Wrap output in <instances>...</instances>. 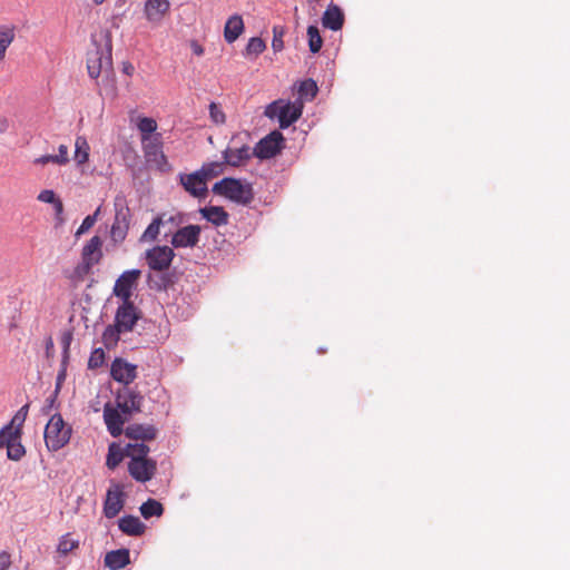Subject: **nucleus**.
Instances as JSON below:
<instances>
[{
  "instance_id": "55",
  "label": "nucleus",
  "mask_w": 570,
  "mask_h": 570,
  "mask_svg": "<svg viewBox=\"0 0 570 570\" xmlns=\"http://www.w3.org/2000/svg\"><path fill=\"white\" fill-rule=\"evenodd\" d=\"M135 71V67L132 66V63H130L129 61H124L122 62V72L128 75V76H131Z\"/></svg>"
},
{
  "instance_id": "3",
  "label": "nucleus",
  "mask_w": 570,
  "mask_h": 570,
  "mask_svg": "<svg viewBox=\"0 0 570 570\" xmlns=\"http://www.w3.org/2000/svg\"><path fill=\"white\" fill-rule=\"evenodd\" d=\"M213 193L238 205L246 206L254 199L252 184L232 177H225L213 186Z\"/></svg>"
},
{
  "instance_id": "17",
  "label": "nucleus",
  "mask_w": 570,
  "mask_h": 570,
  "mask_svg": "<svg viewBox=\"0 0 570 570\" xmlns=\"http://www.w3.org/2000/svg\"><path fill=\"white\" fill-rule=\"evenodd\" d=\"M116 207H118V203H116ZM129 227V208L126 206H120L116 209L115 222L111 226V238L115 242H122L128 232Z\"/></svg>"
},
{
  "instance_id": "50",
  "label": "nucleus",
  "mask_w": 570,
  "mask_h": 570,
  "mask_svg": "<svg viewBox=\"0 0 570 570\" xmlns=\"http://www.w3.org/2000/svg\"><path fill=\"white\" fill-rule=\"evenodd\" d=\"M36 165H47L48 163H53L58 165V160L56 155H42L33 160Z\"/></svg>"
},
{
  "instance_id": "43",
  "label": "nucleus",
  "mask_w": 570,
  "mask_h": 570,
  "mask_svg": "<svg viewBox=\"0 0 570 570\" xmlns=\"http://www.w3.org/2000/svg\"><path fill=\"white\" fill-rule=\"evenodd\" d=\"M285 35V28L283 26L273 27V40L272 48L275 52L282 51L284 48L283 37Z\"/></svg>"
},
{
  "instance_id": "37",
  "label": "nucleus",
  "mask_w": 570,
  "mask_h": 570,
  "mask_svg": "<svg viewBox=\"0 0 570 570\" xmlns=\"http://www.w3.org/2000/svg\"><path fill=\"white\" fill-rule=\"evenodd\" d=\"M26 455V448L21 439H16L7 446V458L11 461H20Z\"/></svg>"
},
{
  "instance_id": "41",
  "label": "nucleus",
  "mask_w": 570,
  "mask_h": 570,
  "mask_svg": "<svg viewBox=\"0 0 570 570\" xmlns=\"http://www.w3.org/2000/svg\"><path fill=\"white\" fill-rule=\"evenodd\" d=\"M94 266L95 265L81 259V262L73 268L72 274L70 275L71 281L73 283L82 282L85 277L91 272Z\"/></svg>"
},
{
  "instance_id": "7",
  "label": "nucleus",
  "mask_w": 570,
  "mask_h": 570,
  "mask_svg": "<svg viewBox=\"0 0 570 570\" xmlns=\"http://www.w3.org/2000/svg\"><path fill=\"white\" fill-rule=\"evenodd\" d=\"M141 275L140 269L125 271L116 281L112 293L120 302H132L131 296Z\"/></svg>"
},
{
  "instance_id": "59",
  "label": "nucleus",
  "mask_w": 570,
  "mask_h": 570,
  "mask_svg": "<svg viewBox=\"0 0 570 570\" xmlns=\"http://www.w3.org/2000/svg\"><path fill=\"white\" fill-rule=\"evenodd\" d=\"M20 412L26 413V412H27V405H26V406H23V407H21ZM24 415H26V414H23L22 421L24 420Z\"/></svg>"
},
{
  "instance_id": "8",
  "label": "nucleus",
  "mask_w": 570,
  "mask_h": 570,
  "mask_svg": "<svg viewBox=\"0 0 570 570\" xmlns=\"http://www.w3.org/2000/svg\"><path fill=\"white\" fill-rule=\"evenodd\" d=\"M284 142V136L281 131L274 130L262 138L254 147L253 154L259 159H269L276 156Z\"/></svg>"
},
{
  "instance_id": "51",
  "label": "nucleus",
  "mask_w": 570,
  "mask_h": 570,
  "mask_svg": "<svg viewBox=\"0 0 570 570\" xmlns=\"http://www.w3.org/2000/svg\"><path fill=\"white\" fill-rule=\"evenodd\" d=\"M11 564L10 554L8 552H0V570H7Z\"/></svg>"
},
{
  "instance_id": "25",
  "label": "nucleus",
  "mask_w": 570,
  "mask_h": 570,
  "mask_svg": "<svg viewBox=\"0 0 570 570\" xmlns=\"http://www.w3.org/2000/svg\"><path fill=\"white\" fill-rule=\"evenodd\" d=\"M119 529L127 535L138 537L145 532L146 525L135 515H124L118 520Z\"/></svg>"
},
{
  "instance_id": "62",
  "label": "nucleus",
  "mask_w": 570,
  "mask_h": 570,
  "mask_svg": "<svg viewBox=\"0 0 570 570\" xmlns=\"http://www.w3.org/2000/svg\"><path fill=\"white\" fill-rule=\"evenodd\" d=\"M0 131H3L2 129H0Z\"/></svg>"
},
{
  "instance_id": "40",
  "label": "nucleus",
  "mask_w": 570,
  "mask_h": 570,
  "mask_svg": "<svg viewBox=\"0 0 570 570\" xmlns=\"http://www.w3.org/2000/svg\"><path fill=\"white\" fill-rule=\"evenodd\" d=\"M318 88L313 79L303 80L298 86V95L301 98L312 100L317 95Z\"/></svg>"
},
{
  "instance_id": "14",
  "label": "nucleus",
  "mask_w": 570,
  "mask_h": 570,
  "mask_svg": "<svg viewBox=\"0 0 570 570\" xmlns=\"http://www.w3.org/2000/svg\"><path fill=\"white\" fill-rule=\"evenodd\" d=\"M157 463L153 459L135 460L128 462V472L130 476L138 482H147L151 480L156 473Z\"/></svg>"
},
{
  "instance_id": "35",
  "label": "nucleus",
  "mask_w": 570,
  "mask_h": 570,
  "mask_svg": "<svg viewBox=\"0 0 570 570\" xmlns=\"http://www.w3.org/2000/svg\"><path fill=\"white\" fill-rule=\"evenodd\" d=\"M125 456V448L120 449V446H118L116 443H111L108 448L106 465L114 470L119 465Z\"/></svg>"
},
{
  "instance_id": "32",
  "label": "nucleus",
  "mask_w": 570,
  "mask_h": 570,
  "mask_svg": "<svg viewBox=\"0 0 570 570\" xmlns=\"http://www.w3.org/2000/svg\"><path fill=\"white\" fill-rule=\"evenodd\" d=\"M137 128L140 131L141 139L150 140L156 135L157 122L150 117H140L137 122Z\"/></svg>"
},
{
  "instance_id": "42",
  "label": "nucleus",
  "mask_w": 570,
  "mask_h": 570,
  "mask_svg": "<svg viewBox=\"0 0 570 570\" xmlns=\"http://www.w3.org/2000/svg\"><path fill=\"white\" fill-rule=\"evenodd\" d=\"M266 49V45L262 38L253 37L249 39L246 48H245V55L247 57L259 56L264 50Z\"/></svg>"
},
{
  "instance_id": "2",
  "label": "nucleus",
  "mask_w": 570,
  "mask_h": 570,
  "mask_svg": "<svg viewBox=\"0 0 570 570\" xmlns=\"http://www.w3.org/2000/svg\"><path fill=\"white\" fill-rule=\"evenodd\" d=\"M141 317V312L134 302H120L118 305L112 325H108L102 334L106 342H117L119 335L131 332Z\"/></svg>"
},
{
  "instance_id": "19",
  "label": "nucleus",
  "mask_w": 570,
  "mask_h": 570,
  "mask_svg": "<svg viewBox=\"0 0 570 570\" xmlns=\"http://www.w3.org/2000/svg\"><path fill=\"white\" fill-rule=\"evenodd\" d=\"M125 435L134 442L145 443V441H151L156 438L157 430L151 424L134 423L126 428Z\"/></svg>"
},
{
  "instance_id": "21",
  "label": "nucleus",
  "mask_w": 570,
  "mask_h": 570,
  "mask_svg": "<svg viewBox=\"0 0 570 570\" xmlns=\"http://www.w3.org/2000/svg\"><path fill=\"white\" fill-rule=\"evenodd\" d=\"M168 0H147L145 3V14L148 21L159 22L169 10Z\"/></svg>"
},
{
  "instance_id": "56",
  "label": "nucleus",
  "mask_w": 570,
  "mask_h": 570,
  "mask_svg": "<svg viewBox=\"0 0 570 570\" xmlns=\"http://www.w3.org/2000/svg\"><path fill=\"white\" fill-rule=\"evenodd\" d=\"M191 50H193L194 55H196L198 57L203 56V53H204L203 47L197 42L191 43Z\"/></svg>"
},
{
  "instance_id": "28",
  "label": "nucleus",
  "mask_w": 570,
  "mask_h": 570,
  "mask_svg": "<svg viewBox=\"0 0 570 570\" xmlns=\"http://www.w3.org/2000/svg\"><path fill=\"white\" fill-rule=\"evenodd\" d=\"M16 416L11 422L0 430V449L7 448L16 439H21L22 430L20 424L14 425Z\"/></svg>"
},
{
  "instance_id": "44",
  "label": "nucleus",
  "mask_w": 570,
  "mask_h": 570,
  "mask_svg": "<svg viewBox=\"0 0 570 570\" xmlns=\"http://www.w3.org/2000/svg\"><path fill=\"white\" fill-rule=\"evenodd\" d=\"M105 363V352L102 348H96L91 352L88 360V367L91 370L102 366Z\"/></svg>"
},
{
  "instance_id": "45",
  "label": "nucleus",
  "mask_w": 570,
  "mask_h": 570,
  "mask_svg": "<svg viewBox=\"0 0 570 570\" xmlns=\"http://www.w3.org/2000/svg\"><path fill=\"white\" fill-rule=\"evenodd\" d=\"M209 117L217 125H222L226 120L224 111L216 102H210L209 105Z\"/></svg>"
},
{
  "instance_id": "18",
  "label": "nucleus",
  "mask_w": 570,
  "mask_h": 570,
  "mask_svg": "<svg viewBox=\"0 0 570 570\" xmlns=\"http://www.w3.org/2000/svg\"><path fill=\"white\" fill-rule=\"evenodd\" d=\"M253 156V149L248 145L236 148L227 147L223 151V158L226 165L230 167H239L246 164Z\"/></svg>"
},
{
  "instance_id": "47",
  "label": "nucleus",
  "mask_w": 570,
  "mask_h": 570,
  "mask_svg": "<svg viewBox=\"0 0 570 570\" xmlns=\"http://www.w3.org/2000/svg\"><path fill=\"white\" fill-rule=\"evenodd\" d=\"M37 199L41 203L52 205L58 199V197L52 189H43L38 194Z\"/></svg>"
},
{
  "instance_id": "4",
  "label": "nucleus",
  "mask_w": 570,
  "mask_h": 570,
  "mask_svg": "<svg viewBox=\"0 0 570 570\" xmlns=\"http://www.w3.org/2000/svg\"><path fill=\"white\" fill-rule=\"evenodd\" d=\"M302 112L303 101L301 99L293 102L278 99L266 107L264 115L269 119L277 118L279 127L286 129L301 118Z\"/></svg>"
},
{
  "instance_id": "9",
  "label": "nucleus",
  "mask_w": 570,
  "mask_h": 570,
  "mask_svg": "<svg viewBox=\"0 0 570 570\" xmlns=\"http://www.w3.org/2000/svg\"><path fill=\"white\" fill-rule=\"evenodd\" d=\"M145 257L150 269L163 272L170 266L175 257V253L173 248L166 245L154 246L146 250Z\"/></svg>"
},
{
  "instance_id": "10",
  "label": "nucleus",
  "mask_w": 570,
  "mask_h": 570,
  "mask_svg": "<svg viewBox=\"0 0 570 570\" xmlns=\"http://www.w3.org/2000/svg\"><path fill=\"white\" fill-rule=\"evenodd\" d=\"M202 229L198 225L179 227L171 236L170 244L175 248L195 247L200 239Z\"/></svg>"
},
{
  "instance_id": "36",
  "label": "nucleus",
  "mask_w": 570,
  "mask_h": 570,
  "mask_svg": "<svg viewBox=\"0 0 570 570\" xmlns=\"http://www.w3.org/2000/svg\"><path fill=\"white\" fill-rule=\"evenodd\" d=\"M90 147L83 137H77L75 142V160L78 165L88 161Z\"/></svg>"
},
{
  "instance_id": "46",
  "label": "nucleus",
  "mask_w": 570,
  "mask_h": 570,
  "mask_svg": "<svg viewBox=\"0 0 570 570\" xmlns=\"http://www.w3.org/2000/svg\"><path fill=\"white\" fill-rule=\"evenodd\" d=\"M96 224V216H87L76 232V237L87 233Z\"/></svg>"
},
{
  "instance_id": "60",
  "label": "nucleus",
  "mask_w": 570,
  "mask_h": 570,
  "mask_svg": "<svg viewBox=\"0 0 570 570\" xmlns=\"http://www.w3.org/2000/svg\"><path fill=\"white\" fill-rule=\"evenodd\" d=\"M20 412L26 413V412H27V405H26V406H23V407H21ZM24 415H26V414H23L22 421L24 420Z\"/></svg>"
},
{
  "instance_id": "53",
  "label": "nucleus",
  "mask_w": 570,
  "mask_h": 570,
  "mask_svg": "<svg viewBox=\"0 0 570 570\" xmlns=\"http://www.w3.org/2000/svg\"><path fill=\"white\" fill-rule=\"evenodd\" d=\"M65 377H66V371L61 370L59 372V374L57 375V383H56V390H55L56 394H58L61 383L63 382Z\"/></svg>"
},
{
  "instance_id": "16",
  "label": "nucleus",
  "mask_w": 570,
  "mask_h": 570,
  "mask_svg": "<svg viewBox=\"0 0 570 570\" xmlns=\"http://www.w3.org/2000/svg\"><path fill=\"white\" fill-rule=\"evenodd\" d=\"M136 365L122 358H115L111 363L110 374L115 381L128 385L136 379Z\"/></svg>"
},
{
  "instance_id": "27",
  "label": "nucleus",
  "mask_w": 570,
  "mask_h": 570,
  "mask_svg": "<svg viewBox=\"0 0 570 570\" xmlns=\"http://www.w3.org/2000/svg\"><path fill=\"white\" fill-rule=\"evenodd\" d=\"M243 30H244V22H243L242 17L238 14L232 16L225 24V29H224L225 40L228 43H233L242 35Z\"/></svg>"
},
{
  "instance_id": "57",
  "label": "nucleus",
  "mask_w": 570,
  "mask_h": 570,
  "mask_svg": "<svg viewBox=\"0 0 570 570\" xmlns=\"http://www.w3.org/2000/svg\"><path fill=\"white\" fill-rule=\"evenodd\" d=\"M100 214V207H98L94 214H91L90 216H96V220L98 219V216Z\"/></svg>"
},
{
  "instance_id": "13",
  "label": "nucleus",
  "mask_w": 570,
  "mask_h": 570,
  "mask_svg": "<svg viewBox=\"0 0 570 570\" xmlns=\"http://www.w3.org/2000/svg\"><path fill=\"white\" fill-rule=\"evenodd\" d=\"M125 494L121 485L112 484L107 490L106 499L104 502V514L108 519L115 518L124 508Z\"/></svg>"
},
{
  "instance_id": "11",
  "label": "nucleus",
  "mask_w": 570,
  "mask_h": 570,
  "mask_svg": "<svg viewBox=\"0 0 570 570\" xmlns=\"http://www.w3.org/2000/svg\"><path fill=\"white\" fill-rule=\"evenodd\" d=\"M179 181L184 189L196 198H204L207 195V181L199 170L190 174H179Z\"/></svg>"
},
{
  "instance_id": "30",
  "label": "nucleus",
  "mask_w": 570,
  "mask_h": 570,
  "mask_svg": "<svg viewBox=\"0 0 570 570\" xmlns=\"http://www.w3.org/2000/svg\"><path fill=\"white\" fill-rule=\"evenodd\" d=\"M149 446H147L142 442H130L125 446V454L126 458H129L130 461H139V460H147L148 453H149Z\"/></svg>"
},
{
  "instance_id": "58",
  "label": "nucleus",
  "mask_w": 570,
  "mask_h": 570,
  "mask_svg": "<svg viewBox=\"0 0 570 570\" xmlns=\"http://www.w3.org/2000/svg\"><path fill=\"white\" fill-rule=\"evenodd\" d=\"M53 346L52 340L49 338L47 342V350L51 348Z\"/></svg>"
},
{
  "instance_id": "20",
  "label": "nucleus",
  "mask_w": 570,
  "mask_h": 570,
  "mask_svg": "<svg viewBox=\"0 0 570 570\" xmlns=\"http://www.w3.org/2000/svg\"><path fill=\"white\" fill-rule=\"evenodd\" d=\"M102 240L99 236H92L88 243L82 247L81 259L96 265L102 257Z\"/></svg>"
},
{
  "instance_id": "29",
  "label": "nucleus",
  "mask_w": 570,
  "mask_h": 570,
  "mask_svg": "<svg viewBox=\"0 0 570 570\" xmlns=\"http://www.w3.org/2000/svg\"><path fill=\"white\" fill-rule=\"evenodd\" d=\"M16 38V28L13 26H0V63L4 61L7 50Z\"/></svg>"
},
{
  "instance_id": "6",
  "label": "nucleus",
  "mask_w": 570,
  "mask_h": 570,
  "mask_svg": "<svg viewBox=\"0 0 570 570\" xmlns=\"http://www.w3.org/2000/svg\"><path fill=\"white\" fill-rule=\"evenodd\" d=\"M141 149L144 153L147 165L151 168L159 170L160 173H168L171 170L166 155L163 151L161 135L156 134L153 139H141Z\"/></svg>"
},
{
  "instance_id": "12",
  "label": "nucleus",
  "mask_w": 570,
  "mask_h": 570,
  "mask_svg": "<svg viewBox=\"0 0 570 570\" xmlns=\"http://www.w3.org/2000/svg\"><path fill=\"white\" fill-rule=\"evenodd\" d=\"M142 400L140 393L131 389H124L118 393L116 404L125 416H130L132 413L140 411Z\"/></svg>"
},
{
  "instance_id": "39",
  "label": "nucleus",
  "mask_w": 570,
  "mask_h": 570,
  "mask_svg": "<svg viewBox=\"0 0 570 570\" xmlns=\"http://www.w3.org/2000/svg\"><path fill=\"white\" fill-rule=\"evenodd\" d=\"M307 36H308V47L311 52L317 53L323 45L322 37L320 35L318 28L315 26H309L307 28Z\"/></svg>"
},
{
  "instance_id": "5",
  "label": "nucleus",
  "mask_w": 570,
  "mask_h": 570,
  "mask_svg": "<svg viewBox=\"0 0 570 570\" xmlns=\"http://www.w3.org/2000/svg\"><path fill=\"white\" fill-rule=\"evenodd\" d=\"M72 433L59 413L53 414L45 428V443L50 452H56L67 445Z\"/></svg>"
},
{
  "instance_id": "61",
  "label": "nucleus",
  "mask_w": 570,
  "mask_h": 570,
  "mask_svg": "<svg viewBox=\"0 0 570 570\" xmlns=\"http://www.w3.org/2000/svg\"><path fill=\"white\" fill-rule=\"evenodd\" d=\"M96 4H101L105 0H92Z\"/></svg>"
},
{
  "instance_id": "22",
  "label": "nucleus",
  "mask_w": 570,
  "mask_h": 570,
  "mask_svg": "<svg viewBox=\"0 0 570 570\" xmlns=\"http://www.w3.org/2000/svg\"><path fill=\"white\" fill-rule=\"evenodd\" d=\"M130 562V553L128 549L112 550L105 556V566L110 570H120Z\"/></svg>"
},
{
  "instance_id": "54",
  "label": "nucleus",
  "mask_w": 570,
  "mask_h": 570,
  "mask_svg": "<svg viewBox=\"0 0 570 570\" xmlns=\"http://www.w3.org/2000/svg\"><path fill=\"white\" fill-rule=\"evenodd\" d=\"M56 399H57V394H56V392H53V394L47 399V401H46V402H47V404H46V406L43 407V411H45L46 413H48V412H49V410L55 405Z\"/></svg>"
},
{
  "instance_id": "15",
  "label": "nucleus",
  "mask_w": 570,
  "mask_h": 570,
  "mask_svg": "<svg viewBox=\"0 0 570 570\" xmlns=\"http://www.w3.org/2000/svg\"><path fill=\"white\" fill-rule=\"evenodd\" d=\"M128 416H125L124 413L118 409V406L114 407L110 403L105 404L104 406V420L107 426L108 432L114 436H119L124 431V423Z\"/></svg>"
},
{
  "instance_id": "33",
  "label": "nucleus",
  "mask_w": 570,
  "mask_h": 570,
  "mask_svg": "<svg viewBox=\"0 0 570 570\" xmlns=\"http://www.w3.org/2000/svg\"><path fill=\"white\" fill-rule=\"evenodd\" d=\"M161 219L158 217V215L151 220V223L147 226L145 232L140 236L141 243H150L157 240L160 228H161Z\"/></svg>"
},
{
  "instance_id": "38",
  "label": "nucleus",
  "mask_w": 570,
  "mask_h": 570,
  "mask_svg": "<svg viewBox=\"0 0 570 570\" xmlns=\"http://www.w3.org/2000/svg\"><path fill=\"white\" fill-rule=\"evenodd\" d=\"M78 547L79 540L71 538L70 533H66L59 539L57 551L62 556H67L69 552L77 549Z\"/></svg>"
},
{
  "instance_id": "1",
  "label": "nucleus",
  "mask_w": 570,
  "mask_h": 570,
  "mask_svg": "<svg viewBox=\"0 0 570 570\" xmlns=\"http://www.w3.org/2000/svg\"><path fill=\"white\" fill-rule=\"evenodd\" d=\"M92 48L87 53V70L90 78L97 79L102 73L112 71V42L109 31H101L91 37Z\"/></svg>"
},
{
  "instance_id": "23",
  "label": "nucleus",
  "mask_w": 570,
  "mask_h": 570,
  "mask_svg": "<svg viewBox=\"0 0 570 570\" xmlns=\"http://www.w3.org/2000/svg\"><path fill=\"white\" fill-rule=\"evenodd\" d=\"M161 226L165 229V236L171 235L186 222L185 214L180 212L160 213Z\"/></svg>"
},
{
  "instance_id": "48",
  "label": "nucleus",
  "mask_w": 570,
  "mask_h": 570,
  "mask_svg": "<svg viewBox=\"0 0 570 570\" xmlns=\"http://www.w3.org/2000/svg\"><path fill=\"white\" fill-rule=\"evenodd\" d=\"M58 154L56 155L58 165L62 166L69 163V156H68V147L66 145H60L58 148Z\"/></svg>"
},
{
  "instance_id": "34",
  "label": "nucleus",
  "mask_w": 570,
  "mask_h": 570,
  "mask_svg": "<svg viewBox=\"0 0 570 570\" xmlns=\"http://www.w3.org/2000/svg\"><path fill=\"white\" fill-rule=\"evenodd\" d=\"M139 510L145 519H149L151 517H160L164 512L161 503L155 499H148L140 505Z\"/></svg>"
},
{
  "instance_id": "24",
  "label": "nucleus",
  "mask_w": 570,
  "mask_h": 570,
  "mask_svg": "<svg viewBox=\"0 0 570 570\" xmlns=\"http://www.w3.org/2000/svg\"><path fill=\"white\" fill-rule=\"evenodd\" d=\"M322 22L325 28L337 31L343 27L344 14L337 6L330 4L323 14Z\"/></svg>"
},
{
  "instance_id": "49",
  "label": "nucleus",
  "mask_w": 570,
  "mask_h": 570,
  "mask_svg": "<svg viewBox=\"0 0 570 570\" xmlns=\"http://www.w3.org/2000/svg\"><path fill=\"white\" fill-rule=\"evenodd\" d=\"M53 209H55V215H56V219L62 224L63 223V204L62 202L58 198L53 204Z\"/></svg>"
},
{
  "instance_id": "31",
  "label": "nucleus",
  "mask_w": 570,
  "mask_h": 570,
  "mask_svg": "<svg viewBox=\"0 0 570 570\" xmlns=\"http://www.w3.org/2000/svg\"><path fill=\"white\" fill-rule=\"evenodd\" d=\"M226 163L223 159L222 161H208L204 163L200 167L199 173L202 176L208 181V179L219 176L225 171Z\"/></svg>"
},
{
  "instance_id": "52",
  "label": "nucleus",
  "mask_w": 570,
  "mask_h": 570,
  "mask_svg": "<svg viewBox=\"0 0 570 570\" xmlns=\"http://www.w3.org/2000/svg\"><path fill=\"white\" fill-rule=\"evenodd\" d=\"M70 341H71V335H70V334L65 335V336L62 337V345H63V358H65V360H67V358H68V352H69Z\"/></svg>"
},
{
  "instance_id": "26",
  "label": "nucleus",
  "mask_w": 570,
  "mask_h": 570,
  "mask_svg": "<svg viewBox=\"0 0 570 570\" xmlns=\"http://www.w3.org/2000/svg\"><path fill=\"white\" fill-rule=\"evenodd\" d=\"M202 216L215 226H223L228 223V214L223 207L209 206L200 208Z\"/></svg>"
}]
</instances>
